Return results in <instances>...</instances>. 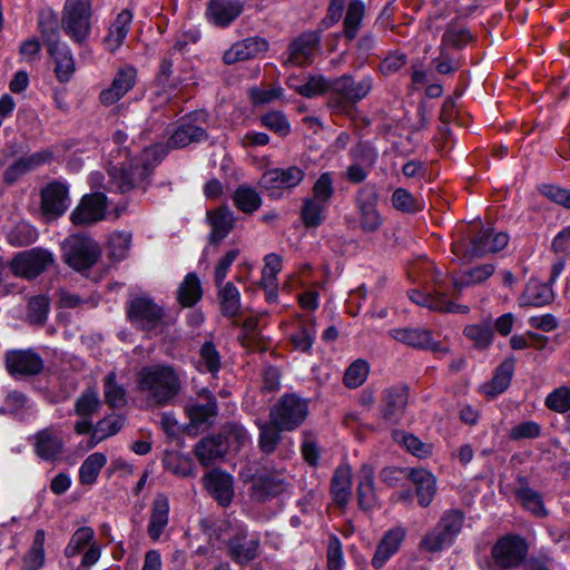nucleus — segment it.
Here are the masks:
<instances>
[{"instance_id":"18","label":"nucleus","mask_w":570,"mask_h":570,"mask_svg":"<svg viewBox=\"0 0 570 570\" xmlns=\"http://www.w3.org/2000/svg\"><path fill=\"white\" fill-rule=\"evenodd\" d=\"M389 335L399 343L416 350H429L435 353H449L448 347H443L433 340L429 330L421 327H402L389 331Z\"/></svg>"},{"instance_id":"46","label":"nucleus","mask_w":570,"mask_h":570,"mask_svg":"<svg viewBox=\"0 0 570 570\" xmlns=\"http://www.w3.org/2000/svg\"><path fill=\"white\" fill-rule=\"evenodd\" d=\"M104 396L110 407L120 409L127 404L126 390L122 384L116 381V373L114 371L104 379Z\"/></svg>"},{"instance_id":"6","label":"nucleus","mask_w":570,"mask_h":570,"mask_svg":"<svg viewBox=\"0 0 570 570\" xmlns=\"http://www.w3.org/2000/svg\"><path fill=\"white\" fill-rule=\"evenodd\" d=\"M91 6L89 0H66L62 9L61 27L66 35L78 45L89 38L91 31Z\"/></svg>"},{"instance_id":"49","label":"nucleus","mask_w":570,"mask_h":570,"mask_svg":"<svg viewBox=\"0 0 570 570\" xmlns=\"http://www.w3.org/2000/svg\"><path fill=\"white\" fill-rule=\"evenodd\" d=\"M495 266L493 264H482L471 268L454 279V287L460 291L463 287L474 286L483 283L493 275Z\"/></svg>"},{"instance_id":"24","label":"nucleus","mask_w":570,"mask_h":570,"mask_svg":"<svg viewBox=\"0 0 570 570\" xmlns=\"http://www.w3.org/2000/svg\"><path fill=\"white\" fill-rule=\"evenodd\" d=\"M169 499L164 493H158L153 500L150 515L147 525V534L151 541H159L169 523Z\"/></svg>"},{"instance_id":"8","label":"nucleus","mask_w":570,"mask_h":570,"mask_svg":"<svg viewBox=\"0 0 570 570\" xmlns=\"http://www.w3.org/2000/svg\"><path fill=\"white\" fill-rule=\"evenodd\" d=\"M65 262L76 271H86L100 257V247L87 235H71L62 245Z\"/></svg>"},{"instance_id":"12","label":"nucleus","mask_w":570,"mask_h":570,"mask_svg":"<svg viewBox=\"0 0 570 570\" xmlns=\"http://www.w3.org/2000/svg\"><path fill=\"white\" fill-rule=\"evenodd\" d=\"M127 314L130 322L144 331L156 328L164 318L163 308L146 296L134 298L129 303Z\"/></svg>"},{"instance_id":"37","label":"nucleus","mask_w":570,"mask_h":570,"mask_svg":"<svg viewBox=\"0 0 570 570\" xmlns=\"http://www.w3.org/2000/svg\"><path fill=\"white\" fill-rule=\"evenodd\" d=\"M131 21L132 13L130 10L125 9L118 13L117 18L109 28L107 37L104 40L108 51L115 52L122 45L127 37Z\"/></svg>"},{"instance_id":"34","label":"nucleus","mask_w":570,"mask_h":570,"mask_svg":"<svg viewBox=\"0 0 570 570\" xmlns=\"http://www.w3.org/2000/svg\"><path fill=\"white\" fill-rule=\"evenodd\" d=\"M376 493L374 489V469L363 464L358 472L357 480V503L362 510H371L376 505Z\"/></svg>"},{"instance_id":"47","label":"nucleus","mask_w":570,"mask_h":570,"mask_svg":"<svg viewBox=\"0 0 570 570\" xmlns=\"http://www.w3.org/2000/svg\"><path fill=\"white\" fill-rule=\"evenodd\" d=\"M106 463L107 458L104 453L95 452L87 456L79 469L80 483L86 485L94 484Z\"/></svg>"},{"instance_id":"54","label":"nucleus","mask_w":570,"mask_h":570,"mask_svg":"<svg viewBox=\"0 0 570 570\" xmlns=\"http://www.w3.org/2000/svg\"><path fill=\"white\" fill-rule=\"evenodd\" d=\"M463 333L475 346L481 348L488 347L493 341V327L489 321L468 325Z\"/></svg>"},{"instance_id":"28","label":"nucleus","mask_w":570,"mask_h":570,"mask_svg":"<svg viewBox=\"0 0 570 570\" xmlns=\"http://www.w3.org/2000/svg\"><path fill=\"white\" fill-rule=\"evenodd\" d=\"M410 299L420 306L428 307L435 312L468 313L469 311L468 306L455 304L449 301L443 293L439 292H435L434 294H424L414 289L410 292Z\"/></svg>"},{"instance_id":"26","label":"nucleus","mask_w":570,"mask_h":570,"mask_svg":"<svg viewBox=\"0 0 570 570\" xmlns=\"http://www.w3.org/2000/svg\"><path fill=\"white\" fill-rule=\"evenodd\" d=\"M205 488L222 505L227 507L234 497L233 478L219 470H214L204 476Z\"/></svg>"},{"instance_id":"21","label":"nucleus","mask_w":570,"mask_h":570,"mask_svg":"<svg viewBox=\"0 0 570 570\" xmlns=\"http://www.w3.org/2000/svg\"><path fill=\"white\" fill-rule=\"evenodd\" d=\"M320 40V31L302 33L291 42L288 47V58L285 63L297 67L312 63Z\"/></svg>"},{"instance_id":"33","label":"nucleus","mask_w":570,"mask_h":570,"mask_svg":"<svg viewBox=\"0 0 570 570\" xmlns=\"http://www.w3.org/2000/svg\"><path fill=\"white\" fill-rule=\"evenodd\" d=\"M514 372V361L504 360L497 368L491 382L481 386L482 394L493 400L499 394L503 393L510 385Z\"/></svg>"},{"instance_id":"19","label":"nucleus","mask_w":570,"mask_h":570,"mask_svg":"<svg viewBox=\"0 0 570 570\" xmlns=\"http://www.w3.org/2000/svg\"><path fill=\"white\" fill-rule=\"evenodd\" d=\"M409 394V387L405 385L385 389L380 405L382 417L387 422L399 423L405 413Z\"/></svg>"},{"instance_id":"45","label":"nucleus","mask_w":570,"mask_h":570,"mask_svg":"<svg viewBox=\"0 0 570 570\" xmlns=\"http://www.w3.org/2000/svg\"><path fill=\"white\" fill-rule=\"evenodd\" d=\"M218 299L224 316L233 318L239 314L240 294L233 283L227 282L225 285H220Z\"/></svg>"},{"instance_id":"4","label":"nucleus","mask_w":570,"mask_h":570,"mask_svg":"<svg viewBox=\"0 0 570 570\" xmlns=\"http://www.w3.org/2000/svg\"><path fill=\"white\" fill-rule=\"evenodd\" d=\"M373 88V78L363 76L356 81L351 75H343L332 80L328 107L336 114L348 115L355 105L364 99Z\"/></svg>"},{"instance_id":"42","label":"nucleus","mask_w":570,"mask_h":570,"mask_svg":"<svg viewBox=\"0 0 570 570\" xmlns=\"http://www.w3.org/2000/svg\"><path fill=\"white\" fill-rule=\"evenodd\" d=\"M46 532L38 529L33 535L31 547L22 558L21 570H40L45 566Z\"/></svg>"},{"instance_id":"44","label":"nucleus","mask_w":570,"mask_h":570,"mask_svg":"<svg viewBox=\"0 0 570 570\" xmlns=\"http://www.w3.org/2000/svg\"><path fill=\"white\" fill-rule=\"evenodd\" d=\"M202 395L206 399L205 404H193L187 409L190 423L195 428L208 422L217 414V404L213 394L205 390Z\"/></svg>"},{"instance_id":"57","label":"nucleus","mask_w":570,"mask_h":570,"mask_svg":"<svg viewBox=\"0 0 570 570\" xmlns=\"http://www.w3.org/2000/svg\"><path fill=\"white\" fill-rule=\"evenodd\" d=\"M49 298L46 295H36L28 302L27 318L31 324L42 325L49 313Z\"/></svg>"},{"instance_id":"63","label":"nucleus","mask_w":570,"mask_h":570,"mask_svg":"<svg viewBox=\"0 0 570 570\" xmlns=\"http://www.w3.org/2000/svg\"><path fill=\"white\" fill-rule=\"evenodd\" d=\"M261 122L264 127L281 136H286L291 130L289 122L281 111L266 112L262 116Z\"/></svg>"},{"instance_id":"58","label":"nucleus","mask_w":570,"mask_h":570,"mask_svg":"<svg viewBox=\"0 0 570 570\" xmlns=\"http://www.w3.org/2000/svg\"><path fill=\"white\" fill-rule=\"evenodd\" d=\"M335 193L333 174L325 171L320 175L312 187V198L323 202L325 204L331 203Z\"/></svg>"},{"instance_id":"50","label":"nucleus","mask_w":570,"mask_h":570,"mask_svg":"<svg viewBox=\"0 0 570 570\" xmlns=\"http://www.w3.org/2000/svg\"><path fill=\"white\" fill-rule=\"evenodd\" d=\"M38 29L47 47L60 42V24L55 13L41 12L38 19Z\"/></svg>"},{"instance_id":"41","label":"nucleus","mask_w":570,"mask_h":570,"mask_svg":"<svg viewBox=\"0 0 570 570\" xmlns=\"http://www.w3.org/2000/svg\"><path fill=\"white\" fill-rule=\"evenodd\" d=\"M328 204L318 202L312 197L302 200L301 219L305 227L316 228L322 225L326 217Z\"/></svg>"},{"instance_id":"62","label":"nucleus","mask_w":570,"mask_h":570,"mask_svg":"<svg viewBox=\"0 0 570 570\" xmlns=\"http://www.w3.org/2000/svg\"><path fill=\"white\" fill-rule=\"evenodd\" d=\"M282 269V258L277 254H268L264 258V267L262 271L261 286L267 288L276 282L277 274Z\"/></svg>"},{"instance_id":"56","label":"nucleus","mask_w":570,"mask_h":570,"mask_svg":"<svg viewBox=\"0 0 570 570\" xmlns=\"http://www.w3.org/2000/svg\"><path fill=\"white\" fill-rule=\"evenodd\" d=\"M259 429V448L261 450L269 454L275 451L278 442L281 441V430L278 426L269 422H257Z\"/></svg>"},{"instance_id":"55","label":"nucleus","mask_w":570,"mask_h":570,"mask_svg":"<svg viewBox=\"0 0 570 570\" xmlns=\"http://www.w3.org/2000/svg\"><path fill=\"white\" fill-rule=\"evenodd\" d=\"M95 531L90 527H81L71 535L68 544L65 548V556L73 558L78 556L86 547L92 543Z\"/></svg>"},{"instance_id":"30","label":"nucleus","mask_w":570,"mask_h":570,"mask_svg":"<svg viewBox=\"0 0 570 570\" xmlns=\"http://www.w3.org/2000/svg\"><path fill=\"white\" fill-rule=\"evenodd\" d=\"M409 478L415 485L417 503L422 508L429 507L436 494V478L425 469L410 470Z\"/></svg>"},{"instance_id":"3","label":"nucleus","mask_w":570,"mask_h":570,"mask_svg":"<svg viewBox=\"0 0 570 570\" xmlns=\"http://www.w3.org/2000/svg\"><path fill=\"white\" fill-rule=\"evenodd\" d=\"M470 227L465 236L456 239L452 244L453 254L460 259H473L488 254L502 250L509 243V236L505 233H494L490 228Z\"/></svg>"},{"instance_id":"13","label":"nucleus","mask_w":570,"mask_h":570,"mask_svg":"<svg viewBox=\"0 0 570 570\" xmlns=\"http://www.w3.org/2000/svg\"><path fill=\"white\" fill-rule=\"evenodd\" d=\"M4 365L13 377L38 375L45 367L41 356L32 350L8 351L4 354Z\"/></svg>"},{"instance_id":"51","label":"nucleus","mask_w":570,"mask_h":570,"mask_svg":"<svg viewBox=\"0 0 570 570\" xmlns=\"http://www.w3.org/2000/svg\"><path fill=\"white\" fill-rule=\"evenodd\" d=\"M316 336V323L314 318H306L299 322V328L292 334L291 342L295 350L309 352Z\"/></svg>"},{"instance_id":"53","label":"nucleus","mask_w":570,"mask_h":570,"mask_svg":"<svg viewBox=\"0 0 570 570\" xmlns=\"http://www.w3.org/2000/svg\"><path fill=\"white\" fill-rule=\"evenodd\" d=\"M220 354L213 342H205L199 350L197 368L215 375L220 370Z\"/></svg>"},{"instance_id":"48","label":"nucleus","mask_w":570,"mask_h":570,"mask_svg":"<svg viewBox=\"0 0 570 570\" xmlns=\"http://www.w3.org/2000/svg\"><path fill=\"white\" fill-rule=\"evenodd\" d=\"M294 78H289L287 81L288 86L304 97L312 98L325 91H328V97H331L332 80H327L323 76H311L307 81L302 85L294 83Z\"/></svg>"},{"instance_id":"43","label":"nucleus","mask_w":570,"mask_h":570,"mask_svg":"<svg viewBox=\"0 0 570 570\" xmlns=\"http://www.w3.org/2000/svg\"><path fill=\"white\" fill-rule=\"evenodd\" d=\"M203 295L199 277L195 273H188L178 288V302L184 307L194 306Z\"/></svg>"},{"instance_id":"39","label":"nucleus","mask_w":570,"mask_h":570,"mask_svg":"<svg viewBox=\"0 0 570 570\" xmlns=\"http://www.w3.org/2000/svg\"><path fill=\"white\" fill-rule=\"evenodd\" d=\"M520 482H523V484L515 490V498L519 503L533 515L538 518H546L548 515V510L543 504L541 494L531 489L524 482V479H520Z\"/></svg>"},{"instance_id":"27","label":"nucleus","mask_w":570,"mask_h":570,"mask_svg":"<svg viewBox=\"0 0 570 570\" xmlns=\"http://www.w3.org/2000/svg\"><path fill=\"white\" fill-rule=\"evenodd\" d=\"M208 138L206 130L194 124V117L183 119L168 138V147L184 148L193 142H202Z\"/></svg>"},{"instance_id":"17","label":"nucleus","mask_w":570,"mask_h":570,"mask_svg":"<svg viewBox=\"0 0 570 570\" xmlns=\"http://www.w3.org/2000/svg\"><path fill=\"white\" fill-rule=\"evenodd\" d=\"M107 197L102 193L85 195L70 214L73 225H91L106 216Z\"/></svg>"},{"instance_id":"36","label":"nucleus","mask_w":570,"mask_h":570,"mask_svg":"<svg viewBox=\"0 0 570 570\" xmlns=\"http://www.w3.org/2000/svg\"><path fill=\"white\" fill-rule=\"evenodd\" d=\"M286 489L285 482L277 475L267 474L254 480L250 488V498L258 502L267 501Z\"/></svg>"},{"instance_id":"10","label":"nucleus","mask_w":570,"mask_h":570,"mask_svg":"<svg viewBox=\"0 0 570 570\" xmlns=\"http://www.w3.org/2000/svg\"><path fill=\"white\" fill-rule=\"evenodd\" d=\"M305 178V170L298 166L273 168L266 170L259 180V186L271 197L279 198L285 190H293Z\"/></svg>"},{"instance_id":"22","label":"nucleus","mask_w":570,"mask_h":570,"mask_svg":"<svg viewBox=\"0 0 570 570\" xmlns=\"http://www.w3.org/2000/svg\"><path fill=\"white\" fill-rule=\"evenodd\" d=\"M33 446L38 456L46 461L57 459L65 448L61 432L56 426H50L39 431L33 436Z\"/></svg>"},{"instance_id":"35","label":"nucleus","mask_w":570,"mask_h":570,"mask_svg":"<svg viewBox=\"0 0 570 570\" xmlns=\"http://www.w3.org/2000/svg\"><path fill=\"white\" fill-rule=\"evenodd\" d=\"M331 494L340 507H345L352 495V469L347 464L336 468L332 482Z\"/></svg>"},{"instance_id":"40","label":"nucleus","mask_w":570,"mask_h":570,"mask_svg":"<svg viewBox=\"0 0 570 570\" xmlns=\"http://www.w3.org/2000/svg\"><path fill=\"white\" fill-rule=\"evenodd\" d=\"M365 14V6L362 0H351L347 4L343 21V36L347 41L356 38Z\"/></svg>"},{"instance_id":"7","label":"nucleus","mask_w":570,"mask_h":570,"mask_svg":"<svg viewBox=\"0 0 570 570\" xmlns=\"http://www.w3.org/2000/svg\"><path fill=\"white\" fill-rule=\"evenodd\" d=\"M308 414L307 401L296 394H284L269 410V420L281 430L293 431Z\"/></svg>"},{"instance_id":"32","label":"nucleus","mask_w":570,"mask_h":570,"mask_svg":"<svg viewBox=\"0 0 570 570\" xmlns=\"http://www.w3.org/2000/svg\"><path fill=\"white\" fill-rule=\"evenodd\" d=\"M207 218L212 227L209 243L214 245L219 244L234 227V214L228 208L220 207L209 212Z\"/></svg>"},{"instance_id":"15","label":"nucleus","mask_w":570,"mask_h":570,"mask_svg":"<svg viewBox=\"0 0 570 570\" xmlns=\"http://www.w3.org/2000/svg\"><path fill=\"white\" fill-rule=\"evenodd\" d=\"M40 209L49 219L60 217L69 207V188L65 183L53 180L40 191Z\"/></svg>"},{"instance_id":"5","label":"nucleus","mask_w":570,"mask_h":570,"mask_svg":"<svg viewBox=\"0 0 570 570\" xmlns=\"http://www.w3.org/2000/svg\"><path fill=\"white\" fill-rule=\"evenodd\" d=\"M464 515L459 510L443 513L439 522L420 540L419 549L423 552H440L450 547L463 527Z\"/></svg>"},{"instance_id":"64","label":"nucleus","mask_w":570,"mask_h":570,"mask_svg":"<svg viewBox=\"0 0 570 570\" xmlns=\"http://www.w3.org/2000/svg\"><path fill=\"white\" fill-rule=\"evenodd\" d=\"M37 230L26 223H19L9 235V240L14 246H27L37 239Z\"/></svg>"},{"instance_id":"61","label":"nucleus","mask_w":570,"mask_h":570,"mask_svg":"<svg viewBox=\"0 0 570 570\" xmlns=\"http://www.w3.org/2000/svg\"><path fill=\"white\" fill-rule=\"evenodd\" d=\"M368 374V364L364 360L353 362L344 374V383L347 387L355 389L364 383Z\"/></svg>"},{"instance_id":"9","label":"nucleus","mask_w":570,"mask_h":570,"mask_svg":"<svg viewBox=\"0 0 570 570\" xmlns=\"http://www.w3.org/2000/svg\"><path fill=\"white\" fill-rule=\"evenodd\" d=\"M528 554V544L519 535H504L500 538L491 550L494 566L498 570H513L518 568Z\"/></svg>"},{"instance_id":"20","label":"nucleus","mask_w":570,"mask_h":570,"mask_svg":"<svg viewBox=\"0 0 570 570\" xmlns=\"http://www.w3.org/2000/svg\"><path fill=\"white\" fill-rule=\"evenodd\" d=\"M406 538V530L396 525L385 531L380 539L371 564L374 569H382L395 556Z\"/></svg>"},{"instance_id":"1","label":"nucleus","mask_w":570,"mask_h":570,"mask_svg":"<svg viewBox=\"0 0 570 570\" xmlns=\"http://www.w3.org/2000/svg\"><path fill=\"white\" fill-rule=\"evenodd\" d=\"M181 373L171 365L144 366L136 375V390L148 407L171 404L181 391Z\"/></svg>"},{"instance_id":"52","label":"nucleus","mask_w":570,"mask_h":570,"mask_svg":"<svg viewBox=\"0 0 570 570\" xmlns=\"http://www.w3.org/2000/svg\"><path fill=\"white\" fill-rule=\"evenodd\" d=\"M235 206L246 214L256 212L261 205L262 199L258 193L248 186H239L233 195Z\"/></svg>"},{"instance_id":"59","label":"nucleus","mask_w":570,"mask_h":570,"mask_svg":"<svg viewBox=\"0 0 570 570\" xmlns=\"http://www.w3.org/2000/svg\"><path fill=\"white\" fill-rule=\"evenodd\" d=\"M391 203L396 210L403 213H417L423 209L421 202L405 188H396L392 194Z\"/></svg>"},{"instance_id":"31","label":"nucleus","mask_w":570,"mask_h":570,"mask_svg":"<svg viewBox=\"0 0 570 570\" xmlns=\"http://www.w3.org/2000/svg\"><path fill=\"white\" fill-rule=\"evenodd\" d=\"M227 443L222 435H214L202 439L195 445V455L199 463L208 466L218 459H222L227 452Z\"/></svg>"},{"instance_id":"29","label":"nucleus","mask_w":570,"mask_h":570,"mask_svg":"<svg viewBox=\"0 0 570 570\" xmlns=\"http://www.w3.org/2000/svg\"><path fill=\"white\" fill-rule=\"evenodd\" d=\"M48 55L55 61V73L60 82H68L75 72V60L69 46L57 42L47 47Z\"/></svg>"},{"instance_id":"14","label":"nucleus","mask_w":570,"mask_h":570,"mask_svg":"<svg viewBox=\"0 0 570 570\" xmlns=\"http://www.w3.org/2000/svg\"><path fill=\"white\" fill-rule=\"evenodd\" d=\"M355 202L362 229L367 233L377 230L382 225V218L376 208L379 193L375 186L365 185L360 188Z\"/></svg>"},{"instance_id":"2","label":"nucleus","mask_w":570,"mask_h":570,"mask_svg":"<svg viewBox=\"0 0 570 570\" xmlns=\"http://www.w3.org/2000/svg\"><path fill=\"white\" fill-rule=\"evenodd\" d=\"M125 159L119 160L109 168V189L121 194L134 189L146 190L149 185V177L153 171L150 158L157 161L166 154L161 145L146 148L141 155L131 157L129 150L125 149Z\"/></svg>"},{"instance_id":"25","label":"nucleus","mask_w":570,"mask_h":570,"mask_svg":"<svg viewBox=\"0 0 570 570\" xmlns=\"http://www.w3.org/2000/svg\"><path fill=\"white\" fill-rule=\"evenodd\" d=\"M268 43L259 37L246 38L234 43L224 52L223 60L226 65H234L256 57L258 53L266 51Z\"/></svg>"},{"instance_id":"16","label":"nucleus","mask_w":570,"mask_h":570,"mask_svg":"<svg viewBox=\"0 0 570 570\" xmlns=\"http://www.w3.org/2000/svg\"><path fill=\"white\" fill-rule=\"evenodd\" d=\"M261 540L257 534H249L239 527L227 541V554L237 563L245 564L258 556Z\"/></svg>"},{"instance_id":"38","label":"nucleus","mask_w":570,"mask_h":570,"mask_svg":"<svg viewBox=\"0 0 570 570\" xmlns=\"http://www.w3.org/2000/svg\"><path fill=\"white\" fill-rule=\"evenodd\" d=\"M553 299V291L550 285L538 281H530L520 297L521 306H543Z\"/></svg>"},{"instance_id":"23","label":"nucleus","mask_w":570,"mask_h":570,"mask_svg":"<svg viewBox=\"0 0 570 570\" xmlns=\"http://www.w3.org/2000/svg\"><path fill=\"white\" fill-rule=\"evenodd\" d=\"M243 9L240 0H209L206 17L216 27L225 28L240 16Z\"/></svg>"},{"instance_id":"11","label":"nucleus","mask_w":570,"mask_h":570,"mask_svg":"<svg viewBox=\"0 0 570 570\" xmlns=\"http://www.w3.org/2000/svg\"><path fill=\"white\" fill-rule=\"evenodd\" d=\"M53 264V256L42 248H32L17 254L10 262L13 275L33 279Z\"/></svg>"},{"instance_id":"60","label":"nucleus","mask_w":570,"mask_h":570,"mask_svg":"<svg viewBox=\"0 0 570 570\" xmlns=\"http://www.w3.org/2000/svg\"><path fill=\"white\" fill-rule=\"evenodd\" d=\"M544 404L556 413L563 414L570 411V387L560 386L553 390L547 395Z\"/></svg>"}]
</instances>
